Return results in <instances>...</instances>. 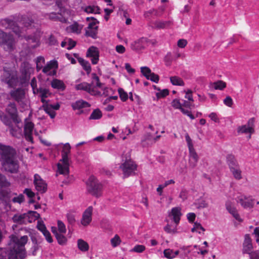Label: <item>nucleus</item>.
I'll list each match as a JSON object with an SVG mask.
<instances>
[{
	"mask_svg": "<svg viewBox=\"0 0 259 259\" xmlns=\"http://www.w3.org/2000/svg\"><path fill=\"white\" fill-rule=\"evenodd\" d=\"M20 23L25 27H30L34 23L33 21L27 17H23L21 18Z\"/></svg>",
	"mask_w": 259,
	"mask_h": 259,
	"instance_id": "f704fd0d",
	"label": "nucleus"
},
{
	"mask_svg": "<svg viewBox=\"0 0 259 259\" xmlns=\"http://www.w3.org/2000/svg\"><path fill=\"white\" fill-rule=\"evenodd\" d=\"M47 65L50 66L51 69L53 68L57 69L58 68V63L57 61L55 60L50 61Z\"/></svg>",
	"mask_w": 259,
	"mask_h": 259,
	"instance_id": "338daca9",
	"label": "nucleus"
},
{
	"mask_svg": "<svg viewBox=\"0 0 259 259\" xmlns=\"http://www.w3.org/2000/svg\"><path fill=\"white\" fill-rule=\"evenodd\" d=\"M57 224L59 232L62 233H65L66 229L64 224L61 221L59 220L58 221Z\"/></svg>",
	"mask_w": 259,
	"mask_h": 259,
	"instance_id": "8fccbe9b",
	"label": "nucleus"
},
{
	"mask_svg": "<svg viewBox=\"0 0 259 259\" xmlns=\"http://www.w3.org/2000/svg\"><path fill=\"white\" fill-rule=\"evenodd\" d=\"M171 24V22L170 21H156L153 23V27L156 29H163L168 27Z\"/></svg>",
	"mask_w": 259,
	"mask_h": 259,
	"instance_id": "b1692460",
	"label": "nucleus"
},
{
	"mask_svg": "<svg viewBox=\"0 0 259 259\" xmlns=\"http://www.w3.org/2000/svg\"><path fill=\"white\" fill-rule=\"evenodd\" d=\"M179 250L174 251L172 249H166L163 251L164 256L169 259L175 258L177 255L179 254Z\"/></svg>",
	"mask_w": 259,
	"mask_h": 259,
	"instance_id": "c85d7f7f",
	"label": "nucleus"
},
{
	"mask_svg": "<svg viewBox=\"0 0 259 259\" xmlns=\"http://www.w3.org/2000/svg\"><path fill=\"white\" fill-rule=\"evenodd\" d=\"M181 209L179 207H174L171 209L170 213H169V216H172L174 222L177 225L180 220V218L182 215L181 212Z\"/></svg>",
	"mask_w": 259,
	"mask_h": 259,
	"instance_id": "412c9836",
	"label": "nucleus"
},
{
	"mask_svg": "<svg viewBox=\"0 0 259 259\" xmlns=\"http://www.w3.org/2000/svg\"><path fill=\"white\" fill-rule=\"evenodd\" d=\"M0 45L6 51L11 52L15 49V41L13 36L0 30Z\"/></svg>",
	"mask_w": 259,
	"mask_h": 259,
	"instance_id": "39448f33",
	"label": "nucleus"
},
{
	"mask_svg": "<svg viewBox=\"0 0 259 259\" xmlns=\"http://www.w3.org/2000/svg\"><path fill=\"white\" fill-rule=\"evenodd\" d=\"M181 111L183 112V114L187 115L189 116L191 119H194L195 118L193 115L192 114L191 111L187 109H185L183 107L180 109Z\"/></svg>",
	"mask_w": 259,
	"mask_h": 259,
	"instance_id": "69168bd1",
	"label": "nucleus"
},
{
	"mask_svg": "<svg viewBox=\"0 0 259 259\" xmlns=\"http://www.w3.org/2000/svg\"><path fill=\"white\" fill-rule=\"evenodd\" d=\"M123 175L125 177H127L136 169L137 165L131 160H126L121 166Z\"/></svg>",
	"mask_w": 259,
	"mask_h": 259,
	"instance_id": "1a4fd4ad",
	"label": "nucleus"
},
{
	"mask_svg": "<svg viewBox=\"0 0 259 259\" xmlns=\"http://www.w3.org/2000/svg\"><path fill=\"white\" fill-rule=\"evenodd\" d=\"M230 171L232 174L233 177L237 180H240L242 178V171L240 168V166L237 167V168H234L230 170Z\"/></svg>",
	"mask_w": 259,
	"mask_h": 259,
	"instance_id": "7c9ffc66",
	"label": "nucleus"
},
{
	"mask_svg": "<svg viewBox=\"0 0 259 259\" xmlns=\"http://www.w3.org/2000/svg\"><path fill=\"white\" fill-rule=\"evenodd\" d=\"M145 250V247L143 245H137L132 249L133 251L139 253L142 252Z\"/></svg>",
	"mask_w": 259,
	"mask_h": 259,
	"instance_id": "4d7b16f0",
	"label": "nucleus"
},
{
	"mask_svg": "<svg viewBox=\"0 0 259 259\" xmlns=\"http://www.w3.org/2000/svg\"><path fill=\"white\" fill-rule=\"evenodd\" d=\"M170 81L175 85L183 86L185 84L183 80L180 77L176 76L170 77Z\"/></svg>",
	"mask_w": 259,
	"mask_h": 259,
	"instance_id": "473e14b6",
	"label": "nucleus"
},
{
	"mask_svg": "<svg viewBox=\"0 0 259 259\" xmlns=\"http://www.w3.org/2000/svg\"><path fill=\"white\" fill-rule=\"evenodd\" d=\"M33 183L37 191L41 193H44L46 192L47 190V185L39 175H34Z\"/></svg>",
	"mask_w": 259,
	"mask_h": 259,
	"instance_id": "9d476101",
	"label": "nucleus"
},
{
	"mask_svg": "<svg viewBox=\"0 0 259 259\" xmlns=\"http://www.w3.org/2000/svg\"><path fill=\"white\" fill-rule=\"evenodd\" d=\"M171 105L176 109H180L182 107L180 101L178 99H174L171 102Z\"/></svg>",
	"mask_w": 259,
	"mask_h": 259,
	"instance_id": "052dcab7",
	"label": "nucleus"
},
{
	"mask_svg": "<svg viewBox=\"0 0 259 259\" xmlns=\"http://www.w3.org/2000/svg\"><path fill=\"white\" fill-rule=\"evenodd\" d=\"M0 119L3 123L9 127L10 134L17 138H20L22 136V124L17 123L16 127L13 126L12 122L9 117L2 111L0 110Z\"/></svg>",
	"mask_w": 259,
	"mask_h": 259,
	"instance_id": "20e7f679",
	"label": "nucleus"
},
{
	"mask_svg": "<svg viewBox=\"0 0 259 259\" xmlns=\"http://www.w3.org/2000/svg\"><path fill=\"white\" fill-rule=\"evenodd\" d=\"M169 94V91L167 89H164L159 91V92L157 93L156 95L158 98H164Z\"/></svg>",
	"mask_w": 259,
	"mask_h": 259,
	"instance_id": "de8ad7c7",
	"label": "nucleus"
},
{
	"mask_svg": "<svg viewBox=\"0 0 259 259\" xmlns=\"http://www.w3.org/2000/svg\"><path fill=\"white\" fill-rule=\"evenodd\" d=\"M238 132L244 134H252L254 131H252L250 128L248 127L246 125H244L238 128Z\"/></svg>",
	"mask_w": 259,
	"mask_h": 259,
	"instance_id": "4c0bfd02",
	"label": "nucleus"
},
{
	"mask_svg": "<svg viewBox=\"0 0 259 259\" xmlns=\"http://www.w3.org/2000/svg\"><path fill=\"white\" fill-rule=\"evenodd\" d=\"M45 112L49 115L51 118H54L56 116V113L52 109V105L49 104H44L41 107Z\"/></svg>",
	"mask_w": 259,
	"mask_h": 259,
	"instance_id": "a878e982",
	"label": "nucleus"
},
{
	"mask_svg": "<svg viewBox=\"0 0 259 259\" xmlns=\"http://www.w3.org/2000/svg\"><path fill=\"white\" fill-rule=\"evenodd\" d=\"M102 113L99 109H95L91 114L90 119H99L101 118Z\"/></svg>",
	"mask_w": 259,
	"mask_h": 259,
	"instance_id": "c9c22d12",
	"label": "nucleus"
},
{
	"mask_svg": "<svg viewBox=\"0 0 259 259\" xmlns=\"http://www.w3.org/2000/svg\"><path fill=\"white\" fill-rule=\"evenodd\" d=\"M94 83V81H92L91 83L87 82H83L75 85V89L77 90L84 91L91 95L100 94V92H96L94 88H92L93 84Z\"/></svg>",
	"mask_w": 259,
	"mask_h": 259,
	"instance_id": "9b49d317",
	"label": "nucleus"
},
{
	"mask_svg": "<svg viewBox=\"0 0 259 259\" xmlns=\"http://www.w3.org/2000/svg\"><path fill=\"white\" fill-rule=\"evenodd\" d=\"M6 112L9 115L11 121L15 124L21 123V119L18 115L16 105L14 103H10L7 106Z\"/></svg>",
	"mask_w": 259,
	"mask_h": 259,
	"instance_id": "0eeeda50",
	"label": "nucleus"
},
{
	"mask_svg": "<svg viewBox=\"0 0 259 259\" xmlns=\"http://www.w3.org/2000/svg\"><path fill=\"white\" fill-rule=\"evenodd\" d=\"M51 85L54 89H57L61 91H64L65 89V85L64 82L57 79L53 80L51 82Z\"/></svg>",
	"mask_w": 259,
	"mask_h": 259,
	"instance_id": "bb28decb",
	"label": "nucleus"
},
{
	"mask_svg": "<svg viewBox=\"0 0 259 259\" xmlns=\"http://www.w3.org/2000/svg\"><path fill=\"white\" fill-rule=\"evenodd\" d=\"M51 69L50 68V66H48L47 65H46L42 69V72L48 75H52L56 73V71H54L53 73L51 71Z\"/></svg>",
	"mask_w": 259,
	"mask_h": 259,
	"instance_id": "13d9d810",
	"label": "nucleus"
},
{
	"mask_svg": "<svg viewBox=\"0 0 259 259\" xmlns=\"http://www.w3.org/2000/svg\"><path fill=\"white\" fill-rule=\"evenodd\" d=\"M27 214L28 215L27 217L29 218H31V219L33 220V221L38 219L40 217L39 214L34 211H29Z\"/></svg>",
	"mask_w": 259,
	"mask_h": 259,
	"instance_id": "49530a36",
	"label": "nucleus"
},
{
	"mask_svg": "<svg viewBox=\"0 0 259 259\" xmlns=\"http://www.w3.org/2000/svg\"><path fill=\"white\" fill-rule=\"evenodd\" d=\"M71 146L69 143H66L64 145L61 152L62 159L60 161L62 163H58L57 164L58 171L60 174L67 175L69 172V158L68 155L70 153Z\"/></svg>",
	"mask_w": 259,
	"mask_h": 259,
	"instance_id": "7ed1b4c3",
	"label": "nucleus"
},
{
	"mask_svg": "<svg viewBox=\"0 0 259 259\" xmlns=\"http://www.w3.org/2000/svg\"><path fill=\"white\" fill-rule=\"evenodd\" d=\"M89 192L93 196L99 197L102 195V185L94 176H91L87 183Z\"/></svg>",
	"mask_w": 259,
	"mask_h": 259,
	"instance_id": "423d86ee",
	"label": "nucleus"
},
{
	"mask_svg": "<svg viewBox=\"0 0 259 259\" xmlns=\"http://www.w3.org/2000/svg\"><path fill=\"white\" fill-rule=\"evenodd\" d=\"M249 254L250 259H259V251H251Z\"/></svg>",
	"mask_w": 259,
	"mask_h": 259,
	"instance_id": "774afa93",
	"label": "nucleus"
},
{
	"mask_svg": "<svg viewBox=\"0 0 259 259\" xmlns=\"http://www.w3.org/2000/svg\"><path fill=\"white\" fill-rule=\"evenodd\" d=\"M38 92L40 94V97L44 98H47L48 94H49V91L45 89L39 88L38 90Z\"/></svg>",
	"mask_w": 259,
	"mask_h": 259,
	"instance_id": "680f3d73",
	"label": "nucleus"
},
{
	"mask_svg": "<svg viewBox=\"0 0 259 259\" xmlns=\"http://www.w3.org/2000/svg\"><path fill=\"white\" fill-rule=\"evenodd\" d=\"M10 238L7 247H0V259H24L26 254L25 245L28 241V236L25 235L19 238L13 235Z\"/></svg>",
	"mask_w": 259,
	"mask_h": 259,
	"instance_id": "f257e3e1",
	"label": "nucleus"
},
{
	"mask_svg": "<svg viewBox=\"0 0 259 259\" xmlns=\"http://www.w3.org/2000/svg\"><path fill=\"white\" fill-rule=\"evenodd\" d=\"M164 61L166 66H169L172 61V57L171 53H168L164 57Z\"/></svg>",
	"mask_w": 259,
	"mask_h": 259,
	"instance_id": "09e8293b",
	"label": "nucleus"
},
{
	"mask_svg": "<svg viewBox=\"0 0 259 259\" xmlns=\"http://www.w3.org/2000/svg\"><path fill=\"white\" fill-rule=\"evenodd\" d=\"M56 238L58 243L60 245H64L67 241L66 238L63 235L60 233L59 234H57Z\"/></svg>",
	"mask_w": 259,
	"mask_h": 259,
	"instance_id": "37998d69",
	"label": "nucleus"
},
{
	"mask_svg": "<svg viewBox=\"0 0 259 259\" xmlns=\"http://www.w3.org/2000/svg\"><path fill=\"white\" fill-rule=\"evenodd\" d=\"M164 230L167 233L175 234L177 232V225L172 227L169 224H167L164 227Z\"/></svg>",
	"mask_w": 259,
	"mask_h": 259,
	"instance_id": "58836bf2",
	"label": "nucleus"
},
{
	"mask_svg": "<svg viewBox=\"0 0 259 259\" xmlns=\"http://www.w3.org/2000/svg\"><path fill=\"white\" fill-rule=\"evenodd\" d=\"M120 242V237L117 235H116L114 238L111 239V243L112 246L114 247L119 245Z\"/></svg>",
	"mask_w": 259,
	"mask_h": 259,
	"instance_id": "a18cd8bd",
	"label": "nucleus"
},
{
	"mask_svg": "<svg viewBox=\"0 0 259 259\" xmlns=\"http://www.w3.org/2000/svg\"><path fill=\"white\" fill-rule=\"evenodd\" d=\"M223 102L226 106L230 107H231L233 104L232 99L230 96L226 97V98L224 100Z\"/></svg>",
	"mask_w": 259,
	"mask_h": 259,
	"instance_id": "bf43d9fd",
	"label": "nucleus"
},
{
	"mask_svg": "<svg viewBox=\"0 0 259 259\" xmlns=\"http://www.w3.org/2000/svg\"><path fill=\"white\" fill-rule=\"evenodd\" d=\"M151 81L154 82L155 83H157L159 80V77L157 74H155L153 72H152L150 75L149 76L148 79Z\"/></svg>",
	"mask_w": 259,
	"mask_h": 259,
	"instance_id": "6e6d98bb",
	"label": "nucleus"
},
{
	"mask_svg": "<svg viewBox=\"0 0 259 259\" xmlns=\"http://www.w3.org/2000/svg\"><path fill=\"white\" fill-rule=\"evenodd\" d=\"M186 141L187 142L189 150H192L194 149L193 147V144L192 140L188 134H186L185 136Z\"/></svg>",
	"mask_w": 259,
	"mask_h": 259,
	"instance_id": "5fc2aeb1",
	"label": "nucleus"
},
{
	"mask_svg": "<svg viewBox=\"0 0 259 259\" xmlns=\"http://www.w3.org/2000/svg\"><path fill=\"white\" fill-rule=\"evenodd\" d=\"M66 217L68 223L71 225H74L75 222L74 215L72 213H68Z\"/></svg>",
	"mask_w": 259,
	"mask_h": 259,
	"instance_id": "3c124183",
	"label": "nucleus"
},
{
	"mask_svg": "<svg viewBox=\"0 0 259 259\" xmlns=\"http://www.w3.org/2000/svg\"><path fill=\"white\" fill-rule=\"evenodd\" d=\"M10 95L16 102L20 103L25 97V92L21 88H18L12 91Z\"/></svg>",
	"mask_w": 259,
	"mask_h": 259,
	"instance_id": "dca6fc26",
	"label": "nucleus"
},
{
	"mask_svg": "<svg viewBox=\"0 0 259 259\" xmlns=\"http://www.w3.org/2000/svg\"><path fill=\"white\" fill-rule=\"evenodd\" d=\"M71 106L74 110H79L85 107H89L90 104L83 100H79L72 104Z\"/></svg>",
	"mask_w": 259,
	"mask_h": 259,
	"instance_id": "5701e85b",
	"label": "nucleus"
},
{
	"mask_svg": "<svg viewBox=\"0 0 259 259\" xmlns=\"http://www.w3.org/2000/svg\"><path fill=\"white\" fill-rule=\"evenodd\" d=\"M141 72L142 74L147 78L148 79V77L152 73L151 69L146 66L141 67Z\"/></svg>",
	"mask_w": 259,
	"mask_h": 259,
	"instance_id": "ea45409f",
	"label": "nucleus"
},
{
	"mask_svg": "<svg viewBox=\"0 0 259 259\" xmlns=\"http://www.w3.org/2000/svg\"><path fill=\"white\" fill-rule=\"evenodd\" d=\"M98 26H95L94 28H88L85 29V35L88 37H91L95 39L97 38Z\"/></svg>",
	"mask_w": 259,
	"mask_h": 259,
	"instance_id": "c756f323",
	"label": "nucleus"
},
{
	"mask_svg": "<svg viewBox=\"0 0 259 259\" xmlns=\"http://www.w3.org/2000/svg\"><path fill=\"white\" fill-rule=\"evenodd\" d=\"M227 162L229 165L230 170L234 168H237V167L239 166L235 156L231 154L228 155L227 156Z\"/></svg>",
	"mask_w": 259,
	"mask_h": 259,
	"instance_id": "4be33fe9",
	"label": "nucleus"
},
{
	"mask_svg": "<svg viewBox=\"0 0 259 259\" xmlns=\"http://www.w3.org/2000/svg\"><path fill=\"white\" fill-rule=\"evenodd\" d=\"M253 199L247 197L245 195L237 197L236 201L244 208H252L253 207Z\"/></svg>",
	"mask_w": 259,
	"mask_h": 259,
	"instance_id": "f8f14e48",
	"label": "nucleus"
},
{
	"mask_svg": "<svg viewBox=\"0 0 259 259\" xmlns=\"http://www.w3.org/2000/svg\"><path fill=\"white\" fill-rule=\"evenodd\" d=\"M34 124L32 122H27L24 125V136L25 139L31 143H33V138L32 136Z\"/></svg>",
	"mask_w": 259,
	"mask_h": 259,
	"instance_id": "4468645a",
	"label": "nucleus"
},
{
	"mask_svg": "<svg viewBox=\"0 0 259 259\" xmlns=\"http://www.w3.org/2000/svg\"><path fill=\"white\" fill-rule=\"evenodd\" d=\"M195 205L198 209L204 208L208 206V203L204 200H201L198 202L195 203Z\"/></svg>",
	"mask_w": 259,
	"mask_h": 259,
	"instance_id": "c03bdc74",
	"label": "nucleus"
},
{
	"mask_svg": "<svg viewBox=\"0 0 259 259\" xmlns=\"http://www.w3.org/2000/svg\"><path fill=\"white\" fill-rule=\"evenodd\" d=\"M226 208L227 210L231 213L236 220L240 222L242 221V220L240 218L239 214L237 212L236 208L234 206L233 203L230 201H227L226 203Z\"/></svg>",
	"mask_w": 259,
	"mask_h": 259,
	"instance_id": "f3484780",
	"label": "nucleus"
},
{
	"mask_svg": "<svg viewBox=\"0 0 259 259\" xmlns=\"http://www.w3.org/2000/svg\"><path fill=\"white\" fill-rule=\"evenodd\" d=\"M93 80L96 81V85H94V83L93 84L92 88H94L95 89V88L98 87L99 88H101L102 87V83L100 82L99 77L97 75V74L95 73L92 74Z\"/></svg>",
	"mask_w": 259,
	"mask_h": 259,
	"instance_id": "e433bc0d",
	"label": "nucleus"
},
{
	"mask_svg": "<svg viewBox=\"0 0 259 259\" xmlns=\"http://www.w3.org/2000/svg\"><path fill=\"white\" fill-rule=\"evenodd\" d=\"M42 234L45 236L46 240L49 243H52L53 242V239L51 237L50 233L47 230L45 232H42Z\"/></svg>",
	"mask_w": 259,
	"mask_h": 259,
	"instance_id": "0e129e2a",
	"label": "nucleus"
},
{
	"mask_svg": "<svg viewBox=\"0 0 259 259\" xmlns=\"http://www.w3.org/2000/svg\"><path fill=\"white\" fill-rule=\"evenodd\" d=\"M93 210V208L91 206L88 207L84 211L81 220V224L83 226H87L92 221Z\"/></svg>",
	"mask_w": 259,
	"mask_h": 259,
	"instance_id": "2eb2a0df",
	"label": "nucleus"
},
{
	"mask_svg": "<svg viewBox=\"0 0 259 259\" xmlns=\"http://www.w3.org/2000/svg\"><path fill=\"white\" fill-rule=\"evenodd\" d=\"M213 85L215 90H222L226 87V83L222 80L214 82Z\"/></svg>",
	"mask_w": 259,
	"mask_h": 259,
	"instance_id": "a19ab883",
	"label": "nucleus"
},
{
	"mask_svg": "<svg viewBox=\"0 0 259 259\" xmlns=\"http://www.w3.org/2000/svg\"><path fill=\"white\" fill-rule=\"evenodd\" d=\"M9 183L7 181L6 177L0 174V187L8 186Z\"/></svg>",
	"mask_w": 259,
	"mask_h": 259,
	"instance_id": "864d4df0",
	"label": "nucleus"
},
{
	"mask_svg": "<svg viewBox=\"0 0 259 259\" xmlns=\"http://www.w3.org/2000/svg\"><path fill=\"white\" fill-rule=\"evenodd\" d=\"M187 44V41L185 39H180L178 41L177 45L179 48H184Z\"/></svg>",
	"mask_w": 259,
	"mask_h": 259,
	"instance_id": "e2e57ef3",
	"label": "nucleus"
},
{
	"mask_svg": "<svg viewBox=\"0 0 259 259\" xmlns=\"http://www.w3.org/2000/svg\"><path fill=\"white\" fill-rule=\"evenodd\" d=\"M25 38L28 43H35V45L30 46V48L34 49L39 46V37L36 35H28L26 36Z\"/></svg>",
	"mask_w": 259,
	"mask_h": 259,
	"instance_id": "393cba45",
	"label": "nucleus"
},
{
	"mask_svg": "<svg viewBox=\"0 0 259 259\" xmlns=\"http://www.w3.org/2000/svg\"><path fill=\"white\" fill-rule=\"evenodd\" d=\"M118 91L119 94V97L121 99V100L123 102L126 101L128 98V95L127 93L124 92V91L121 88L119 89Z\"/></svg>",
	"mask_w": 259,
	"mask_h": 259,
	"instance_id": "79ce46f5",
	"label": "nucleus"
},
{
	"mask_svg": "<svg viewBox=\"0 0 259 259\" xmlns=\"http://www.w3.org/2000/svg\"><path fill=\"white\" fill-rule=\"evenodd\" d=\"M189 165L192 168H194L197 164L199 157L195 152V149L189 150Z\"/></svg>",
	"mask_w": 259,
	"mask_h": 259,
	"instance_id": "aec40b11",
	"label": "nucleus"
},
{
	"mask_svg": "<svg viewBox=\"0 0 259 259\" xmlns=\"http://www.w3.org/2000/svg\"><path fill=\"white\" fill-rule=\"evenodd\" d=\"M24 201V196L20 194L18 196L15 197L12 199V201L14 203H21Z\"/></svg>",
	"mask_w": 259,
	"mask_h": 259,
	"instance_id": "603ef678",
	"label": "nucleus"
},
{
	"mask_svg": "<svg viewBox=\"0 0 259 259\" xmlns=\"http://www.w3.org/2000/svg\"><path fill=\"white\" fill-rule=\"evenodd\" d=\"M86 56L87 57L92 58L91 61L93 64H96L98 63L99 57V52L96 47L92 46L89 48L87 51Z\"/></svg>",
	"mask_w": 259,
	"mask_h": 259,
	"instance_id": "ddd939ff",
	"label": "nucleus"
},
{
	"mask_svg": "<svg viewBox=\"0 0 259 259\" xmlns=\"http://www.w3.org/2000/svg\"><path fill=\"white\" fill-rule=\"evenodd\" d=\"M0 24L3 25L4 24H7L8 26H6V27H10L13 30V31L16 34L19 35L21 32V30L19 27L15 25V22H14L13 20L8 19H5L2 20L0 22Z\"/></svg>",
	"mask_w": 259,
	"mask_h": 259,
	"instance_id": "6ab92c4d",
	"label": "nucleus"
},
{
	"mask_svg": "<svg viewBox=\"0 0 259 259\" xmlns=\"http://www.w3.org/2000/svg\"><path fill=\"white\" fill-rule=\"evenodd\" d=\"M253 249L252 244L251 243V239L248 234L245 235V239L243 243V253H250Z\"/></svg>",
	"mask_w": 259,
	"mask_h": 259,
	"instance_id": "a211bd4d",
	"label": "nucleus"
},
{
	"mask_svg": "<svg viewBox=\"0 0 259 259\" xmlns=\"http://www.w3.org/2000/svg\"><path fill=\"white\" fill-rule=\"evenodd\" d=\"M1 80L8 84L9 86L12 87L16 83L17 77L11 70L4 68L1 76Z\"/></svg>",
	"mask_w": 259,
	"mask_h": 259,
	"instance_id": "6e6552de",
	"label": "nucleus"
},
{
	"mask_svg": "<svg viewBox=\"0 0 259 259\" xmlns=\"http://www.w3.org/2000/svg\"><path fill=\"white\" fill-rule=\"evenodd\" d=\"M0 161L6 171L17 173L19 168V162L16 150L10 146L0 143Z\"/></svg>",
	"mask_w": 259,
	"mask_h": 259,
	"instance_id": "f03ea898",
	"label": "nucleus"
},
{
	"mask_svg": "<svg viewBox=\"0 0 259 259\" xmlns=\"http://www.w3.org/2000/svg\"><path fill=\"white\" fill-rule=\"evenodd\" d=\"M28 217V215L26 213H24L20 215L15 214L13 217V220L14 222L23 224L24 222V220Z\"/></svg>",
	"mask_w": 259,
	"mask_h": 259,
	"instance_id": "72a5a7b5",
	"label": "nucleus"
},
{
	"mask_svg": "<svg viewBox=\"0 0 259 259\" xmlns=\"http://www.w3.org/2000/svg\"><path fill=\"white\" fill-rule=\"evenodd\" d=\"M77 246L79 250L82 251H87L89 249L88 243L81 239L77 240Z\"/></svg>",
	"mask_w": 259,
	"mask_h": 259,
	"instance_id": "2f4dec72",
	"label": "nucleus"
},
{
	"mask_svg": "<svg viewBox=\"0 0 259 259\" xmlns=\"http://www.w3.org/2000/svg\"><path fill=\"white\" fill-rule=\"evenodd\" d=\"M77 60L80 64L82 66L83 69L86 71L87 74H89L91 71V67L89 62L80 57H78Z\"/></svg>",
	"mask_w": 259,
	"mask_h": 259,
	"instance_id": "cd10ccee",
	"label": "nucleus"
}]
</instances>
